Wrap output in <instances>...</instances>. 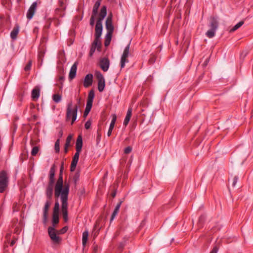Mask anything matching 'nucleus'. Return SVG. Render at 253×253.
I'll return each instance as SVG.
<instances>
[{"instance_id": "423d86ee", "label": "nucleus", "mask_w": 253, "mask_h": 253, "mask_svg": "<svg viewBox=\"0 0 253 253\" xmlns=\"http://www.w3.org/2000/svg\"><path fill=\"white\" fill-rule=\"evenodd\" d=\"M9 177L5 170L0 172V193L4 192L8 186Z\"/></svg>"}, {"instance_id": "9b49d317", "label": "nucleus", "mask_w": 253, "mask_h": 253, "mask_svg": "<svg viewBox=\"0 0 253 253\" xmlns=\"http://www.w3.org/2000/svg\"><path fill=\"white\" fill-rule=\"evenodd\" d=\"M106 29L107 31V33H113L114 28L112 24V14L110 13L107 17L105 22Z\"/></svg>"}, {"instance_id": "8fccbe9b", "label": "nucleus", "mask_w": 253, "mask_h": 253, "mask_svg": "<svg viewBox=\"0 0 253 253\" xmlns=\"http://www.w3.org/2000/svg\"><path fill=\"white\" fill-rule=\"evenodd\" d=\"M217 251H218V248L216 246H215L212 249V251L210 252V253H217Z\"/></svg>"}, {"instance_id": "c03bdc74", "label": "nucleus", "mask_w": 253, "mask_h": 253, "mask_svg": "<svg viewBox=\"0 0 253 253\" xmlns=\"http://www.w3.org/2000/svg\"><path fill=\"white\" fill-rule=\"evenodd\" d=\"M12 208H13V211L14 212L17 211H18V204L16 202H15L13 203Z\"/></svg>"}, {"instance_id": "b1692460", "label": "nucleus", "mask_w": 253, "mask_h": 253, "mask_svg": "<svg viewBox=\"0 0 253 253\" xmlns=\"http://www.w3.org/2000/svg\"><path fill=\"white\" fill-rule=\"evenodd\" d=\"M88 237V231H84L83 233L82 244L84 246L86 245Z\"/></svg>"}, {"instance_id": "338daca9", "label": "nucleus", "mask_w": 253, "mask_h": 253, "mask_svg": "<svg viewBox=\"0 0 253 253\" xmlns=\"http://www.w3.org/2000/svg\"><path fill=\"white\" fill-rule=\"evenodd\" d=\"M207 64V61H206V64L205 65H206Z\"/></svg>"}, {"instance_id": "0e129e2a", "label": "nucleus", "mask_w": 253, "mask_h": 253, "mask_svg": "<svg viewBox=\"0 0 253 253\" xmlns=\"http://www.w3.org/2000/svg\"><path fill=\"white\" fill-rule=\"evenodd\" d=\"M80 101H81V98H78V99H77V101H78V103L79 104L80 103Z\"/></svg>"}, {"instance_id": "aec40b11", "label": "nucleus", "mask_w": 253, "mask_h": 253, "mask_svg": "<svg viewBox=\"0 0 253 253\" xmlns=\"http://www.w3.org/2000/svg\"><path fill=\"white\" fill-rule=\"evenodd\" d=\"M54 175L55 170L53 168H51L49 171V180L48 185L53 186L54 183Z\"/></svg>"}, {"instance_id": "79ce46f5", "label": "nucleus", "mask_w": 253, "mask_h": 253, "mask_svg": "<svg viewBox=\"0 0 253 253\" xmlns=\"http://www.w3.org/2000/svg\"><path fill=\"white\" fill-rule=\"evenodd\" d=\"M132 151V148L130 146H128L125 149L124 153L126 154L130 153Z\"/></svg>"}, {"instance_id": "c85d7f7f", "label": "nucleus", "mask_w": 253, "mask_h": 253, "mask_svg": "<svg viewBox=\"0 0 253 253\" xmlns=\"http://www.w3.org/2000/svg\"><path fill=\"white\" fill-rule=\"evenodd\" d=\"M60 205L58 202L55 203L53 214H59Z\"/></svg>"}, {"instance_id": "37998d69", "label": "nucleus", "mask_w": 253, "mask_h": 253, "mask_svg": "<svg viewBox=\"0 0 253 253\" xmlns=\"http://www.w3.org/2000/svg\"><path fill=\"white\" fill-rule=\"evenodd\" d=\"M91 125V121L89 120L87 121L85 123V125H84V127H85V129H89Z\"/></svg>"}, {"instance_id": "4468645a", "label": "nucleus", "mask_w": 253, "mask_h": 253, "mask_svg": "<svg viewBox=\"0 0 253 253\" xmlns=\"http://www.w3.org/2000/svg\"><path fill=\"white\" fill-rule=\"evenodd\" d=\"M99 66L104 72L108 71L110 66V61L108 58L104 57L100 59Z\"/></svg>"}, {"instance_id": "a878e982", "label": "nucleus", "mask_w": 253, "mask_h": 253, "mask_svg": "<svg viewBox=\"0 0 253 253\" xmlns=\"http://www.w3.org/2000/svg\"><path fill=\"white\" fill-rule=\"evenodd\" d=\"M100 5V1L99 0H97L95 2L92 9V14L97 15L98 13V9Z\"/></svg>"}, {"instance_id": "bf43d9fd", "label": "nucleus", "mask_w": 253, "mask_h": 253, "mask_svg": "<svg viewBox=\"0 0 253 253\" xmlns=\"http://www.w3.org/2000/svg\"><path fill=\"white\" fill-rule=\"evenodd\" d=\"M124 246H125V244L124 243H121L119 246V248L122 249L124 247Z\"/></svg>"}, {"instance_id": "72a5a7b5", "label": "nucleus", "mask_w": 253, "mask_h": 253, "mask_svg": "<svg viewBox=\"0 0 253 253\" xmlns=\"http://www.w3.org/2000/svg\"><path fill=\"white\" fill-rule=\"evenodd\" d=\"M39 150V148L38 146H35L33 148L32 151H31V155L32 156H36Z\"/></svg>"}, {"instance_id": "e433bc0d", "label": "nucleus", "mask_w": 253, "mask_h": 253, "mask_svg": "<svg viewBox=\"0 0 253 253\" xmlns=\"http://www.w3.org/2000/svg\"><path fill=\"white\" fill-rule=\"evenodd\" d=\"M130 117L126 115L123 123L125 126H126L128 125L130 121Z\"/></svg>"}, {"instance_id": "58836bf2", "label": "nucleus", "mask_w": 253, "mask_h": 253, "mask_svg": "<svg viewBox=\"0 0 253 253\" xmlns=\"http://www.w3.org/2000/svg\"><path fill=\"white\" fill-rule=\"evenodd\" d=\"M63 217L65 222H67L68 220V211H62Z\"/></svg>"}, {"instance_id": "49530a36", "label": "nucleus", "mask_w": 253, "mask_h": 253, "mask_svg": "<svg viewBox=\"0 0 253 253\" xmlns=\"http://www.w3.org/2000/svg\"><path fill=\"white\" fill-rule=\"evenodd\" d=\"M68 230V227L67 226L64 227L62 229L60 230V234H64Z\"/></svg>"}, {"instance_id": "603ef678", "label": "nucleus", "mask_w": 253, "mask_h": 253, "mask_svg": "<svg viewBox=\"0 0 253 253\" xmlns=\"http://www.w3.org/2000/svg\"><path fill=\"white\" fill-rule=\"evenodd\" d=\"M98 247L97 245H94L93 246V253H96L98 250Z\"/></svg>"}, {"instance_id": "a211bd4d", "label": "nucleus", "mask_w": 253, "mask_h": 253, "mask_svg": "<svg viewBox=\"0 0 253 253\" xmlns=\"http://www.w3.org/2000/svg\"><path fill=\"white\" fill-rule=\"evenodd\" d=\"M77 69V63L75 62L72 66L70 71L69 78L71 80H72L75 78V77L76 76Z\"/></svg>"}, {"instance_id": "052dcab7", "label": "nucleus", "mask_w": 253, "mask_h": 253, "mask_svg": "<svg viewBox=\"0 0 253 253\" xmlns=\"http://www.w3.org/2000/svg\"><path fill=\"white\" fill-rule=\"evenodd\" d=\"M91 109V108H89V107H85V111H88V112H90V111Z\"/></svg>"}, {"instance_id": "9d476101", "label": "nucleus", "mask_w": 253, "mask_h": 253, "mask_svg": "<svg viewBox=\"0 0 253 253\" xmlns=\"http://www.w3.org/2000/svg\"><path fill=\"white\" fill-rule=\"evenodd\" d=\"M95 75L98 80V89L99 91L102 92L104 90L105 85L104 78L99 71H96Z\"/></svg>"}, {"instance_id": "20e7f679", "label": "nucleus", "mask_w": 253, "mask_h": 253, "mask_svg": "<svg viewBox=\"0 0 253 253\" xmlns=\"http://www.w3.org/2000/svg\"><path fill=\"white\" fill-rule=\"evenodd\" d=\"M209 27L210 29L206 33V35L209 38H212L215 35V33L218 27V21L215 17H211L210 19Z\"/></svg>"}, {"instance_id": "dca6fc26", "label": "nucleus", "mask_w": 253, "mask_h": 253, "mask_svg": "<svg viewBox=\"0 0 253 253\" xmlns=\"http://www.w3.org/2000/svg\"><path fill=\"white\" fill-rule=\"evenodd\" d=\"M93 76L91 74H87L84 78V85L85 87H88L92 84Z\"/></svg>"}, {"instance_id": "2eb2a0df", "label": "nucleus", "mask_w": 253, "mask_h": 253, "mask_svg": "<svg viewBox=\"0 0 253 253\" xmlns=\"http://www.w3.org/2000/svg\"><path fill=\"white\" fill-rule=\"evenodd\" d=\"M50 205L49 200H47L45 203V205L43 210V222L46 223L48 218V211Z\"/></svg>"}, {"instance_id": "f257e3e1", "label": "nucleus", "mask_w": 253, "mask_h": 253, "mask_svg": "<svg viewBox=\"0 0 253 253\" xmlns=\"http://www.w3.org/2000/svg\"><path fill=\"white\" fill-rule=\"evenodd\" d=\"M107 15V8L106 6H103L101 7L99 13V17L97 19L95 28V39L98 41H100V37L102 32V22Z\"/></svg>"}, {"instance_id": "6e6552de", "label": "nucleus", "mask_w": 253, "mask_h": 253, "mask_svg": "<svg viewBox=\"0 0 253 253\" xmlns=\"http://www.w3.org/2000/svg\"><path fill=\"white\" fill-rule=\"evenodd\" d=\"M129 47H130V44H128L127 46L125 47L124 52L123 53V54L121 58V61H120V66L121 69L125 67L126 65V63H128L129 61L127 59V57H128L129 53Z\"/></svg>"}, {"instance_id": "c9c22d12", "label": "nucleus", "mask_w": 253, "mask_h": 253, "mask_svg": "<svg viewBox=\"0 0 253 253\" xmlns=\"http://www.w3.org/2000/svg\"><path fill=\"white\" fill-rule=\"evenodd\" d=\"M239 178L237 176H235L232 179V186L234 187H235L237 182H238Z\"/></svg>"}, {"instance_id": "09e8293b", "label": "nucleus", "mask_w": 253, "mask_h": 253, "mask_svg": "<svg viewBox=\"0 0 253 253\" xmlns=\"http://www.w3.org/2000/svg\"><path fill=\"white\" fill-rule=\"evenodd\" d=\"M132 108H129L127 110L126 116H129L131 117L132 114Z\"/></svg>"}, {"instance_id": "3c124183", "label": "nucleus", "mask_w": 253, "mask_h": 253, "mask_svg": "<svg viewBox=\"0 0 253 253\" xmlns=\"http://www.w3.org/2000/svg\"><path fill=\"white\" fill-rule=\"evenodd\" d=\"M155 61V57L154 56H153L150 58V59L149 60V62L151 64H153V63H154Z\"/></svg>"}, {"instance_id": "4d7b16f0", "label": "nucleus", "mask_w": 253, "mask_h": 253, "mask_svg": "<svg viewBox=\"0 0 253 253\" xmlns=\"http://www.w3.org/2000/svg\"><path fill=\"white\" fill-rule=\"evenodd\" d=\"M89 113V112L84 110V115L85 117Z\"/></svg>"}, {"instance_id": "412c9836", "label": "nucleus", "mask_w": 253, "mask_h": 253, "mask_svg": "<svg viewBox=\"0 0 253 253\" xmlns=\"http://www.w3.org/2000/svg\"><path fill=\"white\" fill-rule=\"evenodd\" d=\"M19 29L18 26H15L10 33V37L13 40H15L17 38V35L19 33Z\"/></svg>"}, {"instance_id": "7c9ffc66", "label": "nucleus", "mask_w": 253, "mask_h": 253, "mask_svg": "<svg viewBox=\"0 0 253 253\" xmlns=\"http://www.w3.org/2000/svg\"><path fill=\"white\" fill-rule=\"evenodd\" d=\"M94 97V91H93V90H91L88 93L87 100L93 101Z\"/></svg>"}, {"instance_id": "f704fd0d", "label": "nucleus", "mask_w": 253, "mask_h": 253, "mask_svg": "<svg viewBox=\"0 0 253 253\" xmlns=\"http://www.w3.org/2000/svg\"><path fill=\"white\" fill-rule=\"evenodd\" d=\"M31 66H32V61L29 60L24 68L25 71L27 72V71H30L31 68Z\"/></svg>"}, {"instance_id": "393cba45", "label": "nucleus", "mask_w": 253, "mask_h": 253, "mask_svg": "<svg viewBox=\"0 0 253 253\" xmlns=\"http://www.w3.org/2000/svg\"><path fill=\"white\" fill-rule=\"evenodd\" d=\"M112 36V33H107L104 42V45L105 46H107L109 45L111 40Z\"/></svg>"}, {"instance_id": "f3484780", "label": "nucleus", "mask_w": 253, "mask_h": 253, "mask_svg": "<svg viewBox=\"0 0 253 253\" xmlns=\"http://www.w3.org/2000/svg\"><path fill=\"white\" fill-rule=\"evenodd\" d=\"M117 119V116L116 114L112 115V120L110 124L109 128L107 132L108 136H110L111 135L112 130L113 129Z\"/></svg>"}, {"instance_id": "5701e85b", "label": "nucleus", "mask_w": 253, "mask_h": 253, "mask_svg": "<svg viewBox=\"0 0 253 253\" xmlns=\"http://www.w3.org/2000/svg\"><path fill=\"white\" fill-rule=\"evenodd\" d=\"M31 96L34 100L39 98L40 96V89L38 87H35L32 90Z\"/></svg>"}, {"instance_id": "0eeeda50", "label": "nucleus", "mask_w": 253, "mask_h": 253, "mask_svg": "<svg viewBox=\"0 0 253 253\" xmlns=\"http://www.w3.org/2000/svg\"><path fill=\"white\" fill-rule=\"evenodd\" d=\"M67 185L65 184L64 185ZM69 186V185L68 184ZM65 189V186H63V181L62 176L60 175L56 183L55 187V196L57 198L59 197L60 195L62 193L63 190Z\"/></svg>"}, {"instance_id": "ea45409f", "label": "nucleus", "mask_w": 253, "mask_h": 253, "mask_svg": "<svg viewBox=\"0 0 253 253\" xmlns=\"http://www.w3.org/2000/svg\"><path fill=\"white\" fill-rule=\"evenodd\" d=\"M96 15L92 14L90 19V25L91 26H93L94 24L95 17Z\"/></svg>"}, {"instance_id": "13d9d810", "label": "nucleus", "mask_w": 253, "mask_h": 253, "mask_svg": "<svg viewBox=\"0 0 253 253\" xmlns=\"http://www.w3.org/2000/svg\"><path fill=\"white\" fill-rule=\"evenodd\" d=\"M63 135V131L62 130H60V131L59 132V137H62Z\"/></svg>"}, {"instance_id": "4c0bfd02", "label": "nucleus", "mask_w": 253, "mask_h": 253, "mask_svg": "<svg viewBox=\"0 0 253 253\" xmlns=\"http://www.w3.org/2000/svg\"><path fill=\"white\" fill-rule=\"evenodd\" d=\"M71 139H72V136L71 135H69L67 137V139H66V143H65V145H66V146H70Z\"/></svg>"}, {"instance_id": "7ed1b4c3", "label": "nucleus", "mask_w": 253, "mask_h": 253, "mask_svg": "<svg viewBox=\"0 0 253 253\" xmlns=\"http://www.w3.org/2000/svg\"><path fill=\"white\" fill-rule=\"evenodd\" d=\"M82 137L81 135H79L77 139L76 143V152L73 157V160L71 165L70 170L71 171H74L75 170L76 167L79 161V156L82 150Z\"/></svg>"}, {"instance_id": "a19ab883", "label": "nucleus", "mask_w": 253, "mask_h": 253, "mask_svg": "<svg viewBox=\"0 0 253 253\" xmlns=\"http://www.w3.org/2000/svg\"><path fill=\"white\" fill-rule=\"evenodd\" d=\"M60 9L61 10H65L66 9V5L64 2L63 0H60L59 1Z\"/></svg>"}, {"instance_id": "a18cd8bd", "label": "nucleus", "mask_w": 253, "mask_h": 253, "mask_svg": "<svg viewBox=\"0 0 253 253\" xmlns=\"http://www.w3.org/2000/svg\"><path fill=\"white\" fill-rule=\"evenodd\" d=\"M248 54V52L246 51H243L240 54L241 58L244 59Z\"/></svg>"}, {"instance_id": "ddd939ff", "label": "nucleus", "mask_w": 253, "mask_h": 253, "mask_svg": "<svg viewBox=\"0 0 253 253\" xmlns=\"http://www.w3.org/2000/svg\"><path fill=\"white\" fill-rule=\"evenodd\" d=\"M37 7V2L36 1L33 2L27 12L26 16L28 19L30 20L33 18L36 12Z\"/></svg>"}, {"instance_id": "4be33fe9", "label": "nucleus", "mask_w": 253, "mask_h": 253, "mask_svg": "<svg viewBox=\"0 0 253 253\" xmlns=\"http://www.w3.org/2000/svg\"><path fill=\"white\" fill-rule=\"evenodd\" d=\"M122 204V202H120L116 206L115 209H114V211L113 212V213L112 214V215H111V218H110V221H112L114 220L115 217L116 216V215L118 214V211H119V209L120 208V207H121V205Z\"/></svg>"}, {"instance_id": "c756f323", "label": "nucleus", "mask_w": 253, "mask_h": 253, "mask_svg": "<svg viewBox=\"0 0 253 253\" xmlns=\"http://www.w3.org/2000/svg\"><path fill=\"white\" fill-rule=\"evenodd\" d=\"M59 222V214H53L52 215V223L56 224Z\"/></svg>"}, {"instance_id": "bb28decb", "label": "nucleus", "mask_w": 253, "mask_h": 253, "mask_svg": "<svg viewBox=\"0 0 253 253\" xmlns=\"http://www.w3.org/2000/svg\"><path fill=\"white\" fill-rule=\"evenodd\" d=\"M244 21H241L236 24L230 30V32H233L237 30H238L239 28H240L244 24Z\"/></svg>"}, {"instance_id": "6e6d98bb", "label": "nucleus", "mask_w": 253, "mask_h": 253, "mask_svg": "<svg viewBox=\"0 0 253 253\" xmlns=\"http://www.w3.org/2000/svg\"><path fill=\"white\" fill-rule=\"evenodd\" d=\"M69 146H66V145H65V147H64V151H65V153H67L68 152V147Z\"/></svg>"}, {"instance_id": "f8f14e48", "label": "nucleus", "mask_w": 253, "mask_h": 253, "mask_svg": "<svg viewBox=\"0 0 253 253\" xmlns=\"http://www.w3.org/2000/svg\"><path fill=\"white\" fill-rule=\"evenodd\" d=\"M101 46V42L100 41L94 40L92 43L91 44L90 50L89 51V55L91 57L94 53L96 49L98 50H100Z\"/></svg>"}, {"instance_id": "473e14b6", "label": "nucleus", "mask_w": 253, "mask_h": 253, "mask_svg": "<svg viewBox=\"0 0 253 253\" xmlns=\"http://www.w3.org/2000/svg\"><path fill=\"white\" fill-rule=\"evenodd\" d=\"M55 151L56 153H59L60 151V140L58 139L55 143Z\"/></svg>"}, {"instance_id": "2f4dec72", "label": "nucleus", "mask_w": 253, "mask_h": 253, "mask_svg": "<svg viewBox=\"0 0 253 253\" xmlns=\"http://www.w3.org/2000/svg\"><path fill=\"white\" fill-rule=\"evenodd\" d=\"M80 173L79 172H76L73 176V181L75 184H77L80 179Z\"/></svg>"}, {"instance_id": "de8ad7c7", "label": "nucleus", "mask_w": 253, "mask_h": 253, "mask_svg": "<svg viewBox=\"0 0 253 253\" xmlns=\"http://www.w3.org/2000/svg\"><path fill=\"white\" fill-rule=\"evenodd\" d=\"M92 103H93V101L87 100V103L86 105V107H89V108H91L92 106Z\"/></svg>"}, {"instance_id": "864d4df0", "label": "nucleus", "mask_w": 253, "mask_h": 253, "mask_svg": "<svg viewBox=\"0 0 253 253\" xmlns=\"http://www.w3.org/2000/svg\"><path fill=\"white\" fill-rule=\"evenodd\" d=\"M205 217L204 215L201 216L199 219V222H203V220L204 219Z\"/></svg>"}, {"instance_id": "69168bd1", "label": "nucleus", "mask_w": 253, "mask_h": 253, "mask_svg": "<svg viewBox=\"0 0 253 253\" xmlns=\"http://www.w3.org/2000/svg\"><path fill=\"white\" fill-rule=\"evenodd\" d=\"M207 64V61H206V64L205 65H206Z\"/></svg>"}, {"instance_id": "5fc2aeb1", "label": "nucleus", "mask_w": 253, "mask_h": 253, "mask_svg": "<svg viewBox=\"0 0 253 253\" xmlns=\"http://www.w3.org/2000/svg\"><path fill=\"white\" fill-rule=\"evenodd\" d=\"M17 239H13L11 241L10 243V246H13L16 243Z\"/></svg>"}, {"instance_id": "680f3d73", "label": "nucleus", "mask_w": 253, "mask_h": 253, "mask_svg": "<svg viewBox=\"0 0 253 253\" xmlns=\"http://www.w3.org/2000/svg\"><path fill=\"white\" fill-rule=\"evenodd\" d=\"M63 168V163H62V166H61V169H60V172H62Z\"/></svg>"}, {"instance_id": "cd10ccee", "label": "nucleus", "mask_w": 253, "mask_h": 253, "mask_svg": "<svg viewBox=\"0 0 253 253\" xmlns=\"http://www.w3.org/2000/svg\"><path fill=\"white\" fill-rule=\"evenodd\" d=\"M62 96L59 94H54L52 96V99L55 103H58L61 101Z\"/></svg>"}, {"instance_id": "e2e57ef3", "label": "nucleus", "mask_w": 253, "mask_h": 253, "mask_svg": "<svg viewBox=\"0 0 253 253\" xmlns=\"http://www.w3.org/2000/svg\"><path fill=\"white\" fill-rule=\"evenodd\" d=\"M116 192H114V193H113L112 194V196L113 197H115L116 196Z\"/></svg>"}, {"instance_id": "39448f33", "label": "nucleus", "mask_w": 253, "mask_h": 253, "mask_svg": "<svg viewBox=\"0 0 253 253\" xmlns=\"http://www.w3.org/2000/svg\"><path fill=\"white\" fill-rule=\"evenodd\" d=\"M69 192V186L68 185H65V189L62 193L60 195L62 202V211H68V197Z\"/></svg>"}, {"instance_id": "f03ea898", "label": "nucleus", "mask_w": 253, "mask_h": 253, "mask_svg": "<svg viewBox=\"0 0 253 253\" xmlns=\"http://www.w3.org/2000/svg\"><path fill=\"white\" fill-rule=\"evenodd\" d=\"M78 110V105H73L72 101L68 103L67 105L66 120L68 121L72 120L71 124L73 125L77 119Z\"/></svg>"}, {"instance_id": "1a4fd4ad", "label": "nucleus", "mask_w": 253, "mask_h": 253, "mask_svg": "<svg viewBox=\"0 0 253 253\" xmlns=\"http://www.w3.org/2000/svg\"><path fill=\"white\" fill-rule=\"evenodd\" d=\"M48 235L54 244H59L61 241V238L59 237L56 233L54 227L49 226L48 228Z\"/></svg>"}, {"instance_id": "6ab92c4d", "label": "nucleus", "mask_w": 253, "mask_h": 253, "mask_svg": "<svg viewBox=\"0 0 253 253\" xmlns=\"http://www.w3.org/2000/svg\"><path fill=\"white\" fill-rule=\"evenodd\" d=\"M53 186L49 185H48L47 187H46L45 194H46L47 198L48 199L47 200L50 201V200L52 198V194H53Z\"/></svg>"}]
</instances>
